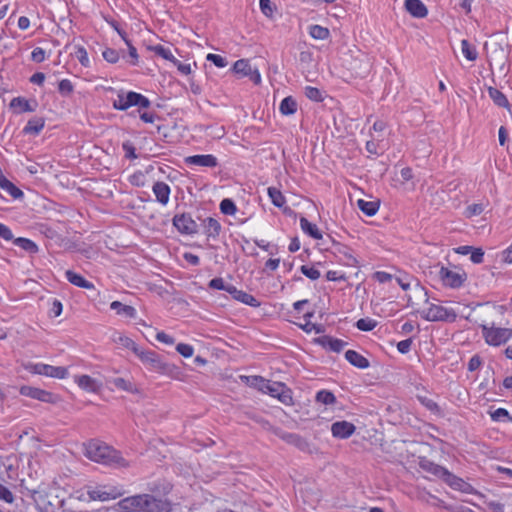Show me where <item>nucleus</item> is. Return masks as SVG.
I'll use <instances>...</instances> for the list:
<instances>
[{
  "instance_id": "obj_1",
  "label": "nucleus",
  "mask_w": 512,
  "mask_h": 512,
  "mask_svg": "<svg viewBox=\"0 0 512 512\" xmlns=\"http://www.w3.org/2000/svg\"><path fill=\"white\" fill-rule=\"evenodd\" d=\"M172 489L169 482L153 483L149 487L152 494H136L118 501L114 510L116 512H171V503L168 500L156 497L155 493L162 492L167 495Z\"/></svg>"
},
{
  "instance_id": "obj_2",
  "label": "nucleus",
  "mask_w": 512,
  "mask_h": 512,
  "mask_svg": "<svg viewBox=\"0 0 512 512\" xmlns=\"http://www.w3.org/2000/svg\"><path fill=\"white\" fill-rule=\"evenodd\" d=\"M85 456L94 462L107 465L112 468H127L130 466L120 451L114 449L103 441L91 439L84 444Z\"/></svg>"
},
{
  "instance_id": "obj_3",
  "label": "nucleus",
  "mask_w": 512,
  "mask_h": 512,
  "mask_svg": "<svg viewBox=\"0 0 512 512\" xmlns=\"http://www.w3.org/2000/svg\"><path fill=\"white\" fill-rule=\"evenodd\" d=\"M138 359L149 370L160 375L178 379L181 375L179 366L166 362L157 352L143 349Z\"/></svg>"
},
{
  "instance_id": "obj_4",
  "label": "nucleus",
  "mask_w": 512,
  "mask_h": 512,
  "mask_svg": "<svg viewBox=\"0 0 512 512\" xmlns=\"http://www.w3.org/2000/svg\"><path fill=\"white\" fill-rule=\"evenodd\" d=\"M482 337L489 346L498 347L506 344L512 338V328L480 325Z\"/></svg>"
},
{
  "instance_id": "obj_5",
  "label": "nucleus",
  "mask_w": 512,
  "mask_h": 512,
  "mask_svg": "<svg viewBox=\"0 0 512 512\" xmlns=\"http://www.w3.org/2000/svg\"><path fill=\"white\" fill-rule=\"evenodd\" d=\"M260 391L269 394L274 398H277L281 403L285 405L293 404L292 390L282 382H273L265 379L263 386L260 388Z\"/></svg>"
},
{
  "instance_id": "obj_6",
  "label": "nucleus",
  "mask_w": 512,
  "mask_h": 512,
  "mask_svg": "<svg viewBox=\"0 0 512 512\" xmlns=\"http://www.w3.org/2000/svg\"><path fill=\"white\" fill-rule=\"evenodd\" d=\"M24 369L32 374L44 375L51 378L65 379L68 376V369L63 366H52L44 363L28 362L23 365Z\"/></svg>"
},
{
  "instance_id": "obj_7",
  "label": "nucleus",
  "mask_w": 512,
  "mask_h": 512,
  "mask_svg": "<svg viewBox=\"0 0 512 512\" xmlns=\"http://www.w3.org/2000/svg\"><path fill=\"white\" fill-rule=\"evenodd\" d=\"M421 317L430 322H455L457 313L452 308L431 304L427 310L421 312Z\"/></svg>"
},
{
  "instance_id": "obj_8",
  "label": "nucleus",
  "mask_w": 512,
  "mask_h": 512,
  "mask_svg": "<svg viewBox=\"0 0 512 512\" xmlns=\"http://www.w3.org/2000/svg\"><path fill=\"white\" fill-rule=\"evenodd\" d=\"M19 393L22 396L29 397L31 399H35L49 404H56L60 401L59 395L41 388L28 385L21 386L19 389Z\"/></svg>"
},
{
  "instance_id": "obj_9",
  "label": "nucleus",
  "mask_w": 512,
  "mask_h": 512,
  "mask_svg": "<svg viewBox=\"0 0 512 512\" xmlns=\"http://www.w3.org/2000/svg\"><path fill=\"white\" fill-rule=\"evenodd\" d=\"M172 224L182 235H193L199 231V226L190 213L175 214L172 218Z\"/></svg>"
},
{
  "instance_id": "obj_10",
  "label": "nucleus",
  "mask_w": 512,
  "mask_h": 512,
  "mask_svg": "<svg viewBox=\"0 0 512 512\" xmlns=\"http://www.w3.org/2000/svg\"><path fill=\"white\" fill-rule=\"evenodd\" d=\"M439 278L445 287L457 289L467 280V274L465 271L456 272L442 266L439 270Z\"/></svg>"
},
{
  "instance_id": "obj_11",
  "label": "nucleus",
  "mask_w": 512,
  "mask_h": 512,
  "mask_svg": "<svg viewBox=\"0 0 512 512\" xmlns=\"http://www.w3.org/2000/svg\"><path fill=\"white\" fill-rule=\"evenodd\" d=\"M235 74L241 77H248L254 84L261 83V74L256 67H252L248 59L237 60L232 67Z\"/></svg>"
},
{
  "instance_id": "obj_12",
  "label": "nucleus",
  "mask_w": 512,
  "mask_h": 512,
  "mask_svg": "<svg viewBox=\"0 0 512 512\" xmlns=\"http://www.w3.org/2000/svg\"><path fill=\"white\" fill-rule=\"evenodd\" d=\"M273 433L286 442L287 444L293 445L303 452H310V443L301 435L297 433L287 432L281 428L273 429Z\"/></svg>"
},
{
  "instance_id": "obj_13",
  "label": "nucleus",
  "mask_w": 512,
  "mask_h": 512,
  "mask_svg": "<svg viewBox=\"0 0 512 512\" xmlns=\"http://www.w3.org/2000/svg\"><path fill=\"white\" fill-rule=\"evenodd\" d=\"M441 480H443L447 485H449L454 490L467 494L475 493V489L471 484L464 481L462 478L454 475L448 469L446 470Z\"/></svg>"
},
{
  "instance_id": "obj_14",
  "label": "nucleus",
  "mask_w": 512,
  "mask_h": 512,
  "mask_svg": "<svg viewBox=\"0 0 512 512\" xmlns=\"http://www.w3.org/2000/svg\"><path fill=\"white\" fill-rule=\"evenodd\" d=\"M334 253L343 261V264L350 267H358L359 261L354 255L351 247L340 242L333 243Z\"/></svg>"
},
{
  "instance_id": "obj_15",
  "label": "nucleus",
  "mask_w": 512,
  "mask_h": 512,
  "mask_svg": "<svg viewBox=\"0 0 512 512\" xmlns=\"http://www.w3.org/2000/svg\"><path fill=\"white\" fill-rule=\"evenodd\" d=\"M356 427L353 423L346 420L336 421L331 425L333 437L338 439H347L355 432Z\"/></svg>"
},
{
  "instance_id": "obj_16",
  "label": "nucleus",
  "mask_w": 512,
  "mask_h": 512,
  "mask_svg": "<svg viewBox=\"0 0 512 512\" xmlns=\"http://www.w3.org/2000/svg\"><path fill=\"white\" fill-rule=\"evenodd\" d=\"M187 165L214 168L218 165L217 158L212 154H197L185 158Z\"/></svg>"
},
{
  "instance_id": "obj_17",
  "label": "nucleus",
  "mask_w": 512,
  "mask_h": 512,
  "mask_svg": "<svg viewBox=\"0 0 512 512\" xmlns=\"http://www.w3.org/2000/svg\"><path fill=\"white\" fill-rule=\"evenodd\" d=\"M316 342L323 348L335 353H340L343 350V348L347 345V342H345L344 340L334 338L329 335H323L317 338Z\"/></svg>"
},
{
  "instance_id": "obj_18",
  "label": "nucleus",
  "mask_w": 512,
  "mask_h": 512,
  "mask_svg": "<svg viewBox=\"0 0 512 512\" xmlns=\"http://www.w3.org/2000/svg\"><path fill=\"white\" fill-rule=\"evenodd\" d=\"M127 99L129 108L137 107V113H140V110L148 109L151 106V101L146 96L135 91H128Z\"/></svg>"
},
{
  "instance_id": "obj_19",
  "label": "nucleus",
  "mask_w": 512,
  "mask_h": 512,
  "mask_svg": "<svg viewBox=\"0 0 512 512\" xmlns=\"http://www.w3.org/2000/svg\"><path fill=\"white\" fill-rule=\"evenodd\" d=\"M418 465L423 471L430 473L440 479L443 477L447 470L445 467L434 463L425 456L419 457Z\"/></svg>"
},
{
  "instance_id": "obj_20",
  "label": "nucleus",
  "mask_w": 512,
  "mask_h": 512,
  "mask_svg": "<svg viewBox=\"0 0 512 512\" xmlns=\"http://www.w3.org/2000/svg\"><path fill=\"white\" fill-rule=\"evenodd\" d=\"M202 226L204 229V234L207 236V240H216L219 237L222 230L220 222L213 217H207L206 219H204L202 222Z\"/></svg>"
},
{
  "instance_id": "obj_21",
  "label": "nucleus",
  "mask_w": 512,
  "mask_h": 512,
  "mask_svg": "<svg viewBox=\"0 0 512 512\" xmlns=\"http://www.w3.org/2000/svg\"><path fill=\"white\" fill-rule=\"evenodd\" d=\"M10 108H19L16 113H24V112H35L38 107V102L34 99L32 101L27 100L24 97L18 96L14 97L10 104Z\"/></svg>"
},
{
  "instance_id": "obj_22",
  "label": "nucleus",
  "mask_w": 512,
  "mask_h": 512,
  "mask_svg": "<svg viewBox=\"0 0 512 512\" xmlns=\"http://www.w3.org/2000/svg\"><path fill=\"white\" fill-rule=\"evenodd\" d=\"M405 9L415 18H424L428 14V9L421 0H405Z\"/></svg>"
},
{
  "instance_id": "obj_23",
  "label": "nucleus",
  "mask_w": 512,
  "mask_h": 512,
  "mask_svg": "<svg viewBox=\"0 0 512 512\" xmlns=\"http://www.w3.org/2000/svg\"><path fill=\"white\" fill-rule=\"evenodd\" d=\"M152 191L156 200L162 205H166L169 202L171 189L167 183L163 181L155 182Z\"/></svg>"
},
{
  "instance_id": "obj_24",
  "label": "nucleus",
  "mask_w": 512,
  "mask_h": 512,
  "mask_svg": "<svg viewBox=\"0 0 512 512\" xmlns=\"http://www.w3.org/2000/svg\"><path fill=\"white\" fill-rule=\"evenodd\" d=\"M65 277L68 282H70L71 284H73L79 288H83V289H87V290H96L95 286L92 282L88 281L81 274L76 273L72 270H67L65 272Z\"/></svg>"
},
{
  "instance_id": "obj_25",
  "label": "nucleus",
  "mask_w": 512,
  "mask_h": 512,
  "mask_svg": "<svg viewBox=\"0 0 512 512\" xmlns=\"http://www.w3.org/2000/svg\"><path fill=\"white\" fill-rule=\"evenodd\" d=\"M349 70L352 75L357 78H365L370 70V64L368 60L355 58L351 63Z\"/></svg>"
},
{
  "instance_id": "obj_26",
  "label": "nucleus",
  "mask_w": 512,
  "mask_h": 512,
  "mask_svg": "<svg viewBox=\"0 0 512 512\" xmlns=\"http://www.w3.org/2000/svg\"><path fill=\"white\" fill-rule=\"evenodd\" d=\"M345 359L351 365L359 369H367L368 367H370L369 360L355 350H347L345 352Z\"/></svg>"
},
{
  "instance_id": "obj_27",
  "label": "nucleus",
  "mask_w": 512,
  "mask_h": 512,
  "mask_svg": "<svg viewBox=\"0 0 512 512\" xmlns=\"http://www.w3.org/2000/svg\"><path fill=\"white\" fill-rule=\"evenodd\" d=\"M45 126V119L43 117H34L28 120L27 124L23 128L25 135H38Z\"/></svg>"
},
{
  "instance_id": "obj_28",
  "label": "nucleus",
  "mask_w": 512,
  "mask_h": 512,
  "mask_svg": "<svg viewBox=\"0 0 512 512\" xmlns=\"http://www.w3.org/2000/svg\"><path fill=\"white\" fill-rule=\"evenodd\" d=\"M300 227L305 234H307L309 237H311L315 240H320L323 237V235H322L321 231L318 229L317 225L314 223H311L304 216L300 217Z\"/></svg>"
},
{
  "instance_id": "obj_29",
  "label": "nucleus",
  "mask_w": 512,
  "mask_h": 512,
  "mask_svg": "<svg viewBox=\"0 0 512 512\" xmlns=\"http://www.w3.org/2000/svg\"><path fill=\"white\" fill-rule=\"evenodd\" d=\"M110 308L116 312V314L124 316L126 318H135L137 311L133 306L123 304L120 301H113L110 304Z\"/></svg>"
},
{
  "instance_id": "obj_30",
  "label": "nucleus",
  "mask_w": 512,
  "mask_h": 512,
  "mask_svg": "<svg viewBox=\"0 0 512 512\" xmlns=\"http://www.w3.org/2000/svg\"><path fill=\"white\" fill-rule=\"evenodd\" d=\"M75 382L80 388L87 392H96L99 389L97 380L89 375H81L75 377Z\"/></svg>"
},
{
  "instance_id": "obj_31",
  "label": "nucleus",
  "mask_w": 512,
  "mask_h": 512,
  "mask_svg": "<svg viewBox=\"0 0 512 512\" xmlns=\"http://www.w3.org/2000/svg\"><path fill=\"white\" fill-rule=\"evenodd\" d=\"M0 188L6 191L13 199H21L24 197L23 191L6 177L0 179Z\"/></svg>"
},
{
  "instance_id": "obj_32",
  "label": "nucleus",
  "mask_w": 512,
  "mask_h": 512,
  "mask_svg": "<svg viewBox=\"0 0 512 512\" xmlns=\"http://www.w3.org/2000/svg\"><path fill=\"white\" fill-rule=\"evenodd\" d=\"M357 206L363 214L371 217V216H374L378 212L380 203H379V201H366L363 199H359L357 201Z\"/></svg>"
},
{
  "instance_id": "obj_33",
  "label": "nucleus",
  "mask_w": 512,
  "mask_h": 512,
  "mask_svg": "<svg viewBox=\"0 0 512 512\" xmlns=\"http://www.w3.org/2000/svg\"><path fill=\"white\" fill-rule=\"evenodd\" d=\"M488 94H489V97L495 103V105L502 107V108L510 109L511 105H510L506 95L504 93H502L500 90H498L497 88H494V87H489Z\"/></svg>"
},
{
  "instance_id": "obj_34",
  "label": "nucleus",
  "mask_w": 512,
  "mask_h": 512,
  "mask_svg": "<svg viewBox=\"0 0 512 512\" xmlns=\"http://www.w3.org/2000/svg\"><path fill=\"white\" fill-rule=\"evenodd\" d=\"M279 111L282 115L290 116L297 111V102L292 96L285 97L279 106Z\"/></svg>"
},
{
  "instance_id": "obj_35",
  "label": "nucleus",
  "mask_w": 512,
  "mask_h": 512,
  "mask_svg": "<svg viewBox=\"0 0 512 512\" xmlns=\"http://www.w3.org/2000/svg\"><path fill=\"white\" fill-rule=\"evenodd\" d=\"M13 243H14V245L20 247L21 249H23L24 251H26L30 254H36L39 251L37 244L28 238H24V237H18L16 239L13 238Z\"/></svg>"
},
{
  "instance_id": "obj_36",
  "label": "nucleus",
  "mask_w": 512,
  "mask_h": 512,
  "mask_svg": "<svg viewBox=\"0 0 512 512\" xmlns=\"http://www.w3.org/2000/svg\"><path fill=\"white\" fill-rule=\"evenodd\" d=\"M268 196L272 204L277 208H282L286 204V198L283 193L276 187H269L267 189Z\"/></svg>"
},
{
  "instance_id": "obj_37",
  "label": "nucleus",
  "mask_w": 512,
  "mask_h": 512,
  "mask_svg": "<svg viewBox=\"0 0 512 512\" xmlns=\"http://www.w3.org/2000/svg\"><path fill=\"white\" fill-rule=\"evenodd\" d=\"M115 342L131 350L137 357L143 350L142 347H140L134 340L127 336L120 335L117 339H115Z\"/></svg>"
},
{
  "instance_id": "obj_38",
  "label": "nucleus",
  "mask_w": 512,
  "mask_h": 512,
  "mask_svg": "<svg viewBox=\"0 0 512 512\" xmlns=\"http://www.w3.org/2000/svg\"><path fill=\"white\" fill-rule=\"evenodd\" d=\"M110 383L114 385L119 390H123L130 393H137L138 389L135 387V385L122 377H116L110 380Z\"/></svg>"
},
{
  "instance_id": "obj_39",
  "label": "nucleus",
  "mask_w": 512,
  "mask_h": 512,
  "mask_svg": "<svg viewBox=\"0 0 512 512\" xmlns=\"http://www.w3.org/2000/svg\"><path fill=\"white\" fill-rule=\"evenodd\" d=\"M417 399L421 403V405H423L432 414H434L436 416L442 415V409L434 400H432L426 396H421V395H417Z\"/></svg>"
},
{
  "instance_id": "obj_40",
  "label": "nucleus",
  "mask_w": 512,
  "mask_h": 512,
  "mask_svg": "<svg viewBox=\"0 0 512 512\" xmlns=\"http://www.w3.org/2000/svg\"><path fill=\"white\" fill-rule=\"evenodd\" d=\"M315 400L318 403L324 404V405H334L337 402V399L333 392L330 390H320L316 393Z\"/></svg>"
},
{
  "instance_id": "obj_41",
  "label": "nucleus",
  "mask_w": 512,
  "mask_h": 512,
  "mask_svg": "<svg viewBox=\"0 0 512 512\" xmlns=\"http://www.w3.org/2000/svg\"><path fill=\"white\" fill-rule=\"evenodd\" d=\"M102 489L105 492V495L108 497V500L117 499L125 494L123 486L105 484L102 485Z\"/></svg>"
},
{
  "instance_id": "obj_42",
  "label": "nucleus",
  "mask_w": 512,
  "mask_h": 512,
  "mask_svg": "<svg viewBox=\"0 0 512 512\" xmlns=\"http://www.w3.org/2000/svg\"><path fill=\"white\" fill-rule=\"evenodd\" d=\"M87 495L89 496V499L92 501H109L108 497L105 495V492L102 489V485H97L95 487L93 486H87Z\"/></svg>"
},
{
  "instance_id": "obj_43",
  "label": "nucleus",
  "mask_w": 512,
  "mask_h": 512,
  "mask_svg": "<svg viewBox=\"0 0 512 512\" xmlns=\"http://www.w3.org/2000/svg\"><path fill=\"white\" fill-rule=\"evenodd\" d=\"M309 34L313 39L325 40L330 36L328 28L314 24L309 27Z\"/></svg>"
},
{
  "instance_id": "obj_44",
  "label": "nucleus",
  "mask_w": 512,
  "mask_h": 512,
  "mask_svg": "<svg viewBox=\"0 0 512 512\" xmlns=\"http://www.w3.org/2000/svg\"><path fill=\"white\" fill-rule=\"evenodd\" d=\"M461 50L464 57L469 61H475L478 57V52L475 46L470 45L467 39L461 41Z\"/></svg>"
},
{
  "instance_id": "obj_45",
  "label": "nucleus",
  "mask_w": 512,
  "mask_h": 512,
  "mask_svg": "<svg viewBox=\"0 0 512 512\" xmlns=\"http://www.w3.org/2000/svg\"><path fill=\"white\" fill-rule=\"evenodd\" d=\"M148 50L153 51L156 55L162 57L163 59L171 62L174 59V55L172 54L169 48L164 47L163 45H150L147 47Z\"/></svg>"
},
{
  "instance_id": "obj_46",
  "label": "nucleus",
  "mask_w": 512,
  "mask_h": 512,
  "mask_svg": "<svg viewBox=\"0 0 512 512\" xmlns=\"http://www.w3.org/2000/svg\"><path fill=\"white\" fill-rule=\"evenodd\" d=\"M490 417L494 422H512V416L505 408H497L490 412Z\"/></svg>"
},
{
  "instance_id": "obj_47",
  "label": "nucleus",
  "mask_w": 512,
  "mask_h": 512,
  "mask_svg": "<svg viewBox=\"0 0 512 512\" xmlns=\"http://www.w3.org/2000/svg\"><path fill=\"white\" fill-rule=\"evenodd\" d=\"M220 212L224 215H235L237 212V206L235 202L230 198H224L219 205Z\"/></svg>"
},
{
  "instance_id": "obj_48",
  "label": "nucleus",
  "mask_w": 512,
  "mask_h": 512,
  "mask_svg": "<svg viewBox=\"0 0 512 512\" xmlns=\"http://www.w3.org/2000/svg\"><path fill=\"white\" fill-rule=\"evenodd\" d=\"M237 301L253 308H257L261 305V302L258 299L243 290L240 291Z\"/></svg>"
},
{
  "instance_id": "obj_49",
  "label": "nucleus",
  "mask_w": 512,
  "mask_h": 512,
  "mask_svg": "<svg viewBox=\"0 0 512 512\" xmlns=\"http://www.w3.org/2000/svg\"><path fill=\"white\" fill-rule=\"evenodd\" d=\"M118 99L113 101V108L118 111H126L129 109V103L127 99V92L120 90L117 95Z\"/></svg>"
},
{
  "instance_id": "obj_50",
  "label": "nucleus",
  "mask_w": 512,
  "mask_h": 512,
  "mask_svg": "<svg viewBox=\"0 0 512 512\" xmlns=\"http://www.w3.org/2000/svg\"><path fill=\"white\" fill-rule=\"evenodd\" d=\"M377 326V321L371 318H361L356 321L355 327L363 332L372 331Z\"/></svg>"
},
{
  "instance_id": "obj_51",
  "label": "nucleus",
  "mask_w": 512,
  "mask_h": 512,
  "mask_svg": "<svg viewBox=\"0 0 512 512\" xmlns=\"http://www.w3.org/2000/svg\"><path fill=\"white\" fill-rule=\"evenodd\" d=\"M242 382H244L246 385L256 388L260 391V388L263 386L265 378L259 375H253V376H241L240 377Z\"/></svg>"
},
{
  "instance_id": "obj_52",
  "label": "nucleus",
  "mask_w": 512,
  "mask_h": 512,
  "mask_svg": "<svg viewBox=\"0 0 512 512\" xmlns=\"http://www.w3.org/2000/svg\"><path fill=\"white\" fill-rule=\"evenodd\" d=\"M74 55L78 59V61L80 62V64L82 66L89 67L90 61H89L88 53H87V50L85 49V47H83L81 45H76Z\"/></svg>"
},
{
  "instance_id": "obj_53",
  "label": "nucleus",
  "mask_w": 512,
  "mask_h": 512,
  "mask_svg": "<svg viewBox=\"0 0 512 512\" xmlns=\"http://www.w3.org/2000/svg\"><path fill=\"white\" fill-rule=\"evenodd\" d=\"M305 96L314 102H322L323 101V95L322 91L318 89L317 87L307 86L305 88Z\"/></svg>"
},
{
  "instance_id": "obj_54",
  "label": "nucleus",
  "mask_w": 512,
  "mask_h": 512,
  "mask_svg": "<svg viewBox=\"0 0 512 512\" xmlns=\"http://www.w3.org/2000/svg\"><path fill=\"white\" fill-rule=\"evenodd\" d=\"M41 233L48 239L54 240L56 243L62 241L61 235L52 227L47 225L41 226Z\"/></svg>"
},
{
  "instance_id": "obj_55",
  "label": "nucleus",
  "mask_w": 512,
  "mask_h": 512,
  "mask_svg": "<svg viewBox=\"0 0 512 512\" xmlns=\"http://www.w3.org/2000/svg\"><path fill=\"white\" fill-rule=\"evenodd\" d=\"M102 56L105 61H107L110 64H115L119 61L120 55L119 52L110 47H106L104 51L102 52Z\"/></svg>"
},
{
  "instance_id": "obj_56",
  "label": "nucleus",
  "mask_w": 512,
  "mask_h": 512,
  "mask_svg": "<svg viewBox=\"0 0 512 512\" xmlns=\"http://www.w3.org/2000/svg\"><path fill=\"white\" fill-rule=\"evenodd\" d=\"M122 150L125 153V158H127L129 160H134V159L138 158V155L136 154V148L131 141L127 140V141L123 142Z\"/></svg>"
},
{
  "instance_id": "obj_57",
  "label": "nucleus",
  "mask_w": 512,
  "mask_h": 512,
  "mask_svg": "<svg viewBox=\"0 0 512 512\" xmlns=\"http://www.w3.org/2000/svg\"><path fill=\"white\" fill-rule=\"evenodd\" d=\"M73 90V84L69 79H62L58 84V91L62 96H69Z\"/></svg>"
},
{
  "instance_id": "obj_58",
  "label": "nucleus",
  "mask_w": 512,
  "mask_h": 512,
  "mask_svg": "<svg viewBox=\"0 0 512 512\" xmlns=\"http://www.w3.org/2000/svg\"><path fill=\"white\" fill-rule=\"evenodd\" d=\"M206 60L213 63L218 68H224L227 66L228 61L225 57L218 54L209 53L206 56Z\"/></svg>"
},
{
  "instance_id": "obj_59",
  "label": "nucleus",
  "mask_w": 512,
  "mask_h": 512,
  "mask_svg": "<svg viewBox=\"0 0 512 512\" xmlns=\"http://www.w3.org/2000/svg\"><path fill=\"white\" fill-rule=\"evenodd\" d=\"M301 273L309 278L310 280H317L320 277V271L314 267L308 265H302L300 267Z\"/></svg>"
},
{
  "instance_id": "obj_60",
  "label": "nucleus",
  "mask_w": 512,
  "mask_h": 512,
  "mask_svg": "<svg viewBox=\"0 0 512 512\" xmlns=\"http://www.w3.org/2000/svg\"><path fill=\"white\" fill-rule=\"evenodd\" d=\"M176 351L181 355L183 356L184 358H189L193 355L194 353V348L192 345L190 344H186V343H178L176 345Z\"/></svg>"
},
{
  "instance_id": "obj_61",
  "label": "nucleus",
  "mask_w": 512,
  "mask_h": 512,
  "mask_svg": "<svg viewBox=\"0 0 512 512\" xmlns=\"http://www.w3.org/2000/svg\"><path fill=\"white\" fill-rule=\"evenodd\" d=\"M259 6H260L261 12L265 16H267L269 18L273 17V12H274L275 6H273L271 0H259Z\"/></svg>"
},
{
  "instance_id": "obj_62",
  "label": "nucleus",
  "mask_w": 512,
  "mask_h": 512,
  "mask_svg": "<svg viewBox=\"0 0 512 512\" xmlns=\"http://www.w3.org/2000/svg\"><path fill=\"white\" fill-rule=\"evenodd\" d=\"M470 260L474 264H480L484 260V251L480 247H473V250L470 252Z\"/></svg>"
},
{
  "instance_id": "obj_63",
  "label": "nucleus",
  "mask_w": 512,
  "mask_h": 512,
  "mask_svg": "<svg viewBox=\"0 0 512 512\" xmlns=\"http://www.w3.org/2000/svg\"><path fill=\"white\" fill-rule=\"evenodd\" d=\"M484 211V207L482 204L474 203L469 206H467L465 215L466 217L470 218L473 216L480 215Z\"/></svg>"
},
{
  "instance_id": "obj_64",
  "label": "nucleus",
  "mask_w": 512,
  "mask_h": 512,
  "mask_svg": "<svg viewBox=\"0 0 512 512\" xmlns=\"http://www.w3.org/2000/svg\"><path fill=\"white\" fill-rule=\"evenodd\" d=\"M139 118L144 123H154L156 119H159L158 114L155 111H143L140 110Z\"/></svg>"
}]
</instances>
